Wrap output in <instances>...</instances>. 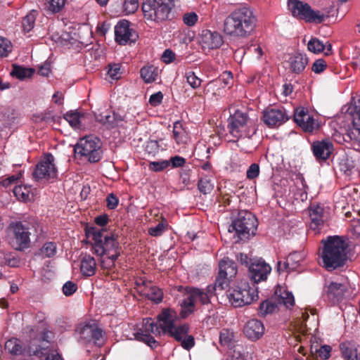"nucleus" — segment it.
Listing matches in <instances>:
<instances>
[{"mask_svg":"<svg viewBox=\"0 0 360 360\" xmlns=\"http://www.w3.org/2000/svg\"><path fill=\"white\" fill-rule=\"evenodd\" d=\"M34 72V70L32 68H27L20 65H13V70L11 72V75L22 80L25 78L31 77Z\"/></svg>","mask_w":360,"mask_h":360,"instance_id":"nucleus-37","label":"nucleus"},{"mask_svg":"<svg viewBox=\"0 0 360 360\" xmlns=\"http://www.w3.org/2000/svg\"><path fill=\"white\" fill-rule=\"evenodd\" d=\"M271 271V266L263 259H254L249 266V277L257 283L266 280Z\"/></svg>","mask_w":360,"mask_h":360,"instance_id":"nucleus-16","label":"nucleus"},{"mask_svg":"<svg viewBox=\"0 0 360 360\" xmlns=\"http://www.w3.org/2000/svg\"><path fill=\"white\" fill-rule=\"evenodd\" d=\"M57 245L54 242H46L39 250V255L43 257H53L56 255Z\"/></svg>","mask_w":360,"mask_h":360,"instance_id":"nucleus-41","label":"nucleus"},{"mask_svg":"<svg viewBox=\"0 0 360 360\" xmlns=\"http://www.w3.org/2000/svg\"><path fill=\"white\" fill-rule=\"evenodd\" d=\"M288 6L294 17L307 22L321 23L326 18L319 11H313L309 4L299 0H288Z\"/></svg>","mask_w":360,"mask_h":360,"instance_id":"nucleus-12","label":"nucleus"},{"mask_svg":"<svg viewBox=\"0 0 360 360\" xmlns=\"http://www.w3.org/2000/svg\"><path fill=\"white\" fill-rule=\"evenodd\" d=\"M96 269V262L95 259L89 255H85L81 259L80 270L85 276H91L95 274Z\"/></svg>","mask_w":360,"mask_h":360,"instance_id":"nucleus-30","label":"nucleus"},{"mask_svg":"<svg viewBox=\"0 0 360 360\" xmlns=\"http://www.w3.org/2000/svg\"><path fill=\"white\" fill-rule=\"evenodd\" d=\"M136 32L129 27V22L125 20L120 21L115 27V41L120 45H125L128 42L136 40Z\"/></svg>","mask_w":360,"mask_h":360,"instance_id":"nucleus-17","label":"nucleus"},{"mask_svg":"<svg viewBox=\"0 0 360 360\" xmlns=\"http://www.w3.org/2000/svg\"><path fill=\"white\" fill-rule=\"evenodd\" d=\"M276 307H277L276 304L270 301L266 300L260 304L259 313L262 316H265L266 314L273 313L276 310Z\"/></svg>","mask_w":360,"mask_h":360,"instance_id":"nucleus-50","label":"nucleus"},{"mask_svg":"<svg viewBox=\"0 0 360 360\" xmlns=\"http://www.w3.org/2000/svg\"><path fill=\"white\" fill-rule=\"evenodd\" d=\"M326 63L323 59H318L313 63L311 70L316 74H320L326 70Z\"/></svg>","mask_w":360,"mask_h":360,"instance_id":"nucleus-56","label":"nucleus"},{"mask_svg":"<svg viewBox=\"0 0 360 360\" xmlns=\"http://www.w3.org/2000/svg\"><path fill=\"white\" fill-rule=\"evenodd\" d=\"M141 78L146 82L150 83L155 80L156 74L153 66L143 67L140 71Z\"/></svg>","mask_w":360,"mask_h":360,"instance_id":"nucleus-44","label":"nucleus"},{"mask_svg":"<svg viewBox=\"0 0 360 360\" xmlns=\"http://www.w3.org/2000/svg\"><path fill=\"white\" fill-rule=\"evenodd\" d=\"M258 222L257 218L251 212L240 211L232 221L229 231H235L238 240H248L256 233Z\"/></svg>","mask_w":360,"mask_h":360,"instance_id":"nucleus-6","label":"nucleus"},{"mask_svg":"<svg viewBox=\"0 0 360 360\" xmlns=\"http://www.w3.org/2000/svg\"><path fill=\"white\" fill-rule=\"evenodd\" d=\"M308 50L312 53H318L326 50L325 54L329 55L331 51L330 44H324L317 38L311 39L307 44Z\"/></svg>","mask_w":360,"mask_h":360,"instance_id":"nucleus-34","label":"nucleus"},{"mask_svg":"<svg viewBox=\"0 0 360 360\" xmlns=\"http://www.w3.org/2000/svg\"><path fill=\"white\" fill-rule=\"evenodd\" d=\"M174 0H144L142 11L148 20L160 22L168 18Z\"/></svg>","mask_w":360,"mask_h":360,"instance_id":"nucleus-9","label":"nucleus"},{"mask_svg":"<svg viewBox=\"0 0 360 360\" xmlns=\"http://www.w3.org/2000/svg\"><path fill=\"white\" fill-rule=\"evenodd\" d=\"M311 148L314 157L319 161L328 159L333 150V145L329 139L314 141Z\"/></svg>","mask_w":360,"mask_h":360,"instance_id":"nucleus-23","label":"nucleus"},{"mask_svg":"<svg viewBox=\"0 0 360 360\" xmlns=\"http://www.w3.org/2000/svg\"><path fill=\"white\" fill-rule=\"evenodd\" d=\"M352 127L349 128L343 135V140L350 143L351 146L356 150L360 146V111L352 115Z\"/></svg>","mask_w":360,"mask_h":360,"instance_id":"nucleus-18","label":"nucleus"},{"mask_svg":"<svg viewBox=\"0 0 360 360\" xmlns=\"http://www.w3.org/2000/svg\"><path fill=\"white\" fill-rule=\"evenodd\" d=\"M63 117L67 122H68L72 127L75 129H79L85 119V115L71 110L66 112Z\"/></svg>","mask_w":360,"mask_h":360,"instance_id":"nucleus-35","label":"nucleus"},{"mask_svg":"<svg viewBox=\"0 0 360 360\" xmlns=\"http://www.w3.org/2000/svg\"><path fill=\"white\" fill-rule=\"evenodd\" d=\"M294 120L305 131L311 132L318 127L315 119L304 108L295 111Z\"/></svg>","mask_w":360,"mask_h":360,"instance_id":"nucleus-19","label":"nucleus"},{"mask_svg":"<svg viewBox=\"0 0 360 360\" xmlns=\"http://www.w3.org/2000/svg\"><path fill=\"white\" fill-rule=\"evenodd\" d=\"M169 165V160L154 161L149 163V169L153 172H161Z\"/></svg>","mask_w":360,"mask_h":360,"instance_id":"nucleus-53","label":"nucleus"},{"mask_svg":"<svg viewBox=\"0 0 360 360\" xmlns=\"http://www.w3.org/2000/svg\"><path fill=\"white\" fill-rule=\"evenodd\" d=\"M38 12L32 10L22 20V27L25 32H30L34 26Z\"/></svg>","mask_w":360,"mask_h":360,"instance_id":"nucleus-43","label":"nucleus"},{"mask_svg":"<svg viewBox=\"0 0 360 360\" xmlns=\"http://www.w3.org/2000/svg\"><path fill=\"white\" fill-rule=\"evenodd\" d=\"M222 36L217 32L202 30L200 37V43L203 49H214L223 44Z\"/></svg>","mask_w":360,"mask_h":360,"instance_id":"nucleus-22","label":"nucleus"},{"mask_svg":"<svg viewBox=\"0 0 360 360\" xmlns=\"http://www.w3.org/2000/svg\"><path fill=\"white\" fill-rule=\"evenodd\" d=\"M160 146L158 141L150 140L146 142L145 150L152 156H155L159 152Z\"/></svg>","mask_w":360,"mask_h":360,"instance_id":"nucleus-54","label":"nucleus"},{"mask_svg":"<svg viewBox=\"0 0 360 360\" xmlns=\"http://www.w3.org/2000/svg\"><path fill=\"white\" fill-rule=\"evenodd\" d=\"M353 102L354 105L350 106L347 110L348 113L352 115L360 111V95L354 97Z\"/></svg>","mask_w":360,"mask_h":360,"instance_id":"nucleus-62","label":"nucleus"},{"mask_svg":"<svg viewBox=\"0 0 360 360\" xmlns=\"http://www.w3.org/2000/svg\"><path fill=\"white\" fill-rule=\"evenodd\" d=\"M303 259L304 255L302 252H294L287 257L285 262H278V271L281 273L284 271H294L299 266Z\"/></svg>","mask_w":360,"mask_h":360,"instance_id":"nucleus-24","label":"nucleus"},{"mask_svg":"<svg viewBox=\"0 0 360 360\" xmlns=\"http://www.w3.org/2000/svg\"><path fill=\"white\" fill-rule=\"evenodd\" d=\"M276 300L279 304H283L287 308L292 307L295 304L294 296L292 292L285 290L281 287L276 288L275 291Z\"/></svg>","mask_w":360,"mask_h":360,"instance_id":"nucleus-31","label":"nucleus"},{"mask_svg":"<svg viewBox=\"0 0 360 360\" xmlns=\"http://www.w3.org/2000/svg\"><path fill=\"white\" fill-rule=\"evenodd\" d=\"M169 162L173 168H176L184 166L186 163V159L183 157L175 155L172 157Z\"/></svg>","mask_w":360,"mask_h":360,"instance_id":"nucleus-61","label":"nucleus"},{"mask_svg":"<svg viewBox=\"0 0 360 360\" xmlns=\"http://www.w3.org/2000/svg\"><path fill=\"white\" fill-rule=\"evenodd\" d=\"M95 255L101 257L100 265L104 269H110L120 255L119 243L114 236H104L101 246L96 245Z\"/></svg>","mask_w":360,"mask_h":360,"instance_id":"nucleus-7","label":"nucleus"},{"mask_svg":"<svg viewBox=\"0 0 360 360\" xmlns=\"http://www.w3.org/2000/svg\"><path fill=\"white\" fill-rule=\"evenodd\" d=\"M235 335L233 330L223 328L219 333V343L221 347L231 349L235 346Z\"/></svg>","mask_w":360,"mask_h":360,"instance_id":"nucleus-32","label":"nucleus"},{"mask_svg":"<svg viewBox=\"0 0 360 360\" xmlns=\"http://www.w3.org/2000/svg\"><path fill=\"white\" fill-rule=\"evenodd\" d=\"M77 290L76 283L72 281H67L63 286V292L65 296H70L74 294Z\"/></svg>","mask_w":360,"mask_h":360,"instance_id":"nucleus-55","label":"nucleus"},{"mask_svg":"<svg viewBox=\"0 0 360 360\" xmlns=\"http://www.w3.org/2000/svg\"><path fill=\"white\" fill-rule=\"evenodd\" d=\"M173 136L178 144L185 143L187 141L186 133L179 121L174 124Z\"/></svg>","mask_w":360,"mask_h":360,"instance_id":"nucleus-39","label":"nucleus"},{"mask_svg":"<svg viewBox=\"0 0 360 360\" xmlns=\"http://www.w3.org/2000/svg\"><path fill=\"white\" fill-rule=\"evenodd\" d=\"M219 276L215 281V288L224 290L228 287L230 281L237 274V266L234 262L229 258L223 259L219 264Z\"/></svg>","mask_w":360,"mask_h":360,"instance_id":"nucleus-14","label":"nucleus"},{"mask_svg":"<svg viewBox=\"0 0 360 360\" xmlns=\"http://www.w3.org/2000/svg\"><path fill=\"white\" fill-rule=\"evenodd\" d=\"M310 229L319 232L327 219L324 207L319 205H311L309 207Z\"/></svg>","mask_w":360,"mask_h":360,"instance_id":"nucleus-21","label":"nucleus"},{"mask_svg":"<svg viewBox=\"0 0 360 360\" xmlns=\"http://www.w3.org/2000/svg\"><path fill=\"white\" fill-rule=\"evenodd\" d=\"M288 119L289 116L283 108L268 109L263 115L264 122L269 127L279 126Z\"/></svg>","mask_w":360,"mask_h":360,"instance_id":"nucleus-20","label":"nucleus"},{"mask_svg":"<svg viewBox=\"0 0 360 360\" xmlns=\"http://www.w3.org/2000/svg\"><path fill=\"white\" fill-rule=\"evenodd\" d=\"M95 119L107 128H113L118 123V120L115 113L105 112L103 114L95 115Z\"/></svg>","mask_w":360,"mask_h":360,"instance_id":"nucleus-36","label":"nucleus"},{"mask_svg":"<svg viewBox=\"0 0 360 360\" xmlns=\"http://www.w3.org/2000/svg\"><path fill=\"white\" fill-rule=\"evenodd\" d=\"M15 196L19 200L25 201L30 197V188L25 186H18L13 188Z\"/></svg>","mask_w":360,"mask_h":360,"instance_id":"nucleus-46","label":"nucleus"},{"mask_svg":"<svg viewBox=\"0 0 360 360\" xmlns=\"http://www.w3.org/2000/svg\"><path fill=\"white\" fill-rule=\"evenodd\" d=\"M81 335L87 341H93L95 345L101 346L103 343V331L96 326H86L82 330Z\"/></svg>","mask_w":360,"mask_h":360,"instance_id":"nucleus-26","label":"nucleus"},{"mask_svg":"<svg viewBox=\"0 0 360 360\" xmlns=\"http://www.w3.org/2000/svg\"><path fill=\"white\" fill-rule=\"evenodd\" d=\"M8 229L12 235L11 243L15 249L21 250L28 248L30 243L28 226L21 221H17L11 223Z\"/></svg>","mask_w":360,"mask_h":360,"instance_id":"nucleus-13","label":"nucleus"},{"mask_svg":"<svg viewBox=\"0 0 360 360\" xmlns=\"http://www.w3.org/2000/svg\"><path fill=\"white\" fill-rule=\"evenodd\" d=\"M188 325L183 324L178 327L174 326V328H172V330L169 331L167 333H169L172 337L174 338L176 341L179 342L188 333Z\"/></svg>","mask_w":360,"mask_h":360,"instance_id":"nucleus-42","label":"nucleus"},{"mask_svg":"<svg viewBox=\"0 0 360 360\" xmlns=\"http://www.w3.org/2000/svg\"><path fill=\"white\" fill-rule=\"evenodd\" d=\"M217 290H219V288H215V284L213 286H207L206 290L195 288H190L188 290L187 297L181 302V316L184 318L191 314L194 309L195 304L198 301L202 304H208L210 297L213 295L214 291Z\"/></svg>","mask_w":360,"mask_h":360,"instance_id":"nucleus-10","label":"nucleus"},{"mask_svg":"<svg viewBox=\"0 0 360 360\" xmlns=\"http://www.w3.org/2000/svg\"><path fill=\"white\" fill-rule=\"evenodd\" d=\"M108 75L112 79H118L121 76L120 66L118 64L110 65Z\"/></svg>","mask_w":360,"mask_h":360,"instance_id":"nucleus-59","label":"nucleus"},{"mask_svg":"<svg viewBox=\"0 0 360 360\" xmlns=\"http://www.w3.org/2000/svg\"><path fill=\"white\" fill-rule=\"evenodd\" d=\"M227 129L229 134L236 141L240 139H250L255 133L254 121L248 114L240 110H236L227 120Z\"/></svg>","mask_w":360,"mask_h":360,"instance_id":"nucleus-5","label":"nucleus"},{"mask_svg":"<svg viewBox=\"0 0 360 360\" xmlns=\"http://www.w3.org/2000/svg\"><path fill=\"white\" fill-rule=\"evenodd\" d=\"M259 166L257 163L252 164L247 170L246 176L249 179H254L259 176Z\"/></svg>","mask_w":360,"mask_h":360,"instance_id":"nucleus-58","label":"nucleus"},{"mask_svg":"<svg viewBox=\"0 0 360 360\" xmlns=\"http://www.w3.org/2000/svg\"><path fill=\"white\" fill-rule=\"evenodd\" d=\"M231 304L235 307L251 304L258 298L257 288L250 287L247 281H241L240 284L228 295Z\"/></svg>","mask_w":360,"mask_h":360,"instance_id":"nucleus-11","label":"nucleus"},{"mask_svg":"<svg viewBox=\"0 0 360 360\" xmlns=\"http://www.w3.org/2000/svg\"><path fill=\"white\" fill-rule=\"evenodd\" d=\"M167 229V223L166 221L162 220L158 223L155 226L150 227L148 229V233L150 236L158 237L163 234Z\"/></svg>","mask_w":360,"mask_h":360,"instance_id":"nucleus-45","label":"nucleus"},{"mask_svg":"<svg viewBox=\"0 0 360 360\" xmlns=\"http://www.w3.org/2000/svg\"><path fill=\"white\" fill-rule=\"evenodd\" d=\"M144 295L155 303H160L163 297L162 290L155 285H151L148 290H146Z\"/></svg>","mask_w":360,"mask_h":360,"instance_id":"nucleus-40","label":"nucleus"},{"mask_svg":"<svg viewBox=\"0 0 360 360\" xmlns=\"http://www.w3.org/2000/svg\"><path fill=\"white\" fill-rule=\"evenodd\" d=\"M25 339L26 346L22 348L20 340L12 338L5 343V349L13 355H22L24 356H39L41 352L38 347L42 349L45 347L42 345H39L40 340L44 342H49L53 338V333L44 323H40L37 326H29L25 328Z\"/></svg>","mask_w":360,"mask_h":360,"instance_id":"nucleus-1","label":"nucleus"},{"mask_svg":"<svg viewBox=\"0 0 360 360\" xmlns=\"http://www.w3.org/2000/svg\"><path fill=\"white\" fill-rule=\"evenodd\" d=\"M287 63L293 73L300 74L305 69L308 63V58L304 54L295 53L289 57Z\"/></svg>","mask_w":360,"mask_h":360,"instance_id":"nucleus-27","label":"nucleus"},{"mask_svg":"<svg viewBox=\"0 0 360 360\" xmlns=\"http://www.w3.org/2000/svg\"><path fill=\"white\" fill-rule=\"evenodd\" d=\"M52 340L53 338L49 342H44L43 343L42 340H40V342H39L38 344L42 345L45 347V349H44L41 347H38L39 350L41 352L39 353V355L37 356L39 359H44V360H63L61 355L59 354L58 352H56V351H51L50 349H48L49 347L47 345L49 344Z\"/></svg>","mask_w":360,"mask_h":360,"instance_id":"nucleus-33","label":"nucleus"},{"mask_svg":"<svg viewBox=\"0 0 360 360\" xmlns=\"http://www.w3.org/2000/svg\"><path fill=\"white\" fill-rule=\"evenodd\" d=\"M176 319V312L170 309L162 310L158 316L157 322H155L151 318L144 319L142 328L134 334L135 338L146 343L151 348L156 347L158 343L150 334L157 336L171 331L174 326Z\"/></svg>","mask_w":360,"mask_h":360,"instance_id":"nucleus-2","label":"nucleus"},{"mask_svg":"<svg viewBox=\"0 0 360 360\" xmlns=\"http://www.w3.org/2000/svg\"><path fill=\"white\" fill-rule=\"evenodd\" d=\"M198 20V15L194 12L186 13L183 16L184 24L188 26H193Z\"/></svg>","mask_w":360,"mask_h":360,"instance_id":"nucleus-57","label":"nucleus"},{"mask_svg":"<svg viewBox=\"0 0 360 360\" xmlns=\"http://www.w3.org/2000/svg\"><path fill=\"white\" fill-rule=\"evenodd\" d=\"M89 234L92 236L94 242L91 243V250L95 253V247L101 246V243L104 241V236L103 232L101 231L94 230L92 232H89Z\"/></svg>","mask_w":360,"mask_h":360,"instance_id":"nucleus-48","label":"nucleus"},{"mask_svg":"<svg viewBox=\"0 0 360 360\" xmlns=\"http://www.w3.org/2000/svg\"><path fill=\"white\" fill-rule=\"evenodd\" d=\"M44 3L45 8L52 13H57L64 8L66 0H40Z\"/></svg>","mask_w":360,"mask_h":360,"instance_id":"nucleus-38","label":"nucleus"},{"mask_svg":"<svg viewBox=\"0 0 360 360\" xmlns=\"http://www.w3.org/2000/svg\"><path fill=\"white\" fill-rule=\"evenodd\" d=\"M198 186L199 191L203 194L211 193L214 188L213 184L207 178L201 179L198 182Z\"/></svg>","mask_w":360,"mask_h":360,"instance_id":"nucleus-49","label":"nucleus"},{"mask_svg":"<svg viewBox=\"0 0 360 360\" xmlns=\"http://www.w3.org/2000/svg\"><path fill=\"white\" fill-rule=\"evenodd\" d=\"M346 287L345 285L332 282L325 289V293L327 298L333 303L341 300L345 292Z\"/></svg>","mask_w":360,"mask_h":360,"instance_id":"nucleus-28","label":"nucleus"},{"mask_svg":"<svg viewBox=\"0 0 360 360\" xmlns=\"http://www.w3.org/2000/svg\"><path fill=\"white\" fill-rule=\"evenodd\" d=\"M340 348L345 360H360V346L355 342H343Z\"/></svg>","mask_w":360,"mask_h":360,"instance_id":"nucleus-29","label":"nucleus"},{"mask_svg":"<svg viewBox=\"0 0 360 360\" xmlns=\"http://www.w3.org/2000/svg\"><path fill=\"white\" fill-rule=\"evenodd\" d=\"M182 347L186 350L191 349L195 345L194 338L188 334L179 341Z\"/></svg>","mask_w":360,"mask_h":360,"instance_id":"nucleus-60","label":"nucleus"},{"mask_svg":"<svg viewBox=\"0 0 360 360\" xmlns=\"http://www.w3.org/2000/svg\"><path fill=\"white\" fill-rule=\"evenodd\" d=\"M61 41L62 46H65L68 44H74L75 39L71 33L63 31L61 32Z\"/></svg>","mask_w":360,"mask_h":360,"instance_id":"nucleus-64","label":"nucleus"},{"mask_svg":"<svg viewBox=\"0 0 360 360\" xmlns=\"http://www.w3.org/2000/svg\"><path fill=\"white\" fill-rule=\"evenodd\" d=\"M11 51L12 45L11 42L4 38L0 37V58L8 56Z\"/></svg>","mask_w":360,"mask_h":360,"instance_id":"nucleus-51","label":"nucleus"},{"mask_svg":"<svg viewBox=\"0 0 360 360\" xmlns=\"http://www.w3.org/2000/svg\"><path fill=\"white\" fill-rule=\"evenodd\" d=\"M101 146L99 139L94 136H86L79 139L74 151L76 155H79L85 160L97 162L102 158Z\"/></svg>","mask_w":360,"mask_h":360,"instance_id":"nucleus-8","label":"nucleus"},{"mask_svg":"<svg viewBox=\"0 0 360 360\" xmlns=\"http://www.w3.org/2000/svg\"><path fill=\"white\" fill-rule=\"evenodd\" d=\"M139 6L138 0H124L123 3V12L125 15L134 13Z\"/></svg>","mask_w":360,"mask_h":360,"instance_id":"nucleus-47","label":"nucleus"},{"mask_svg":"<svg viewBox=\"0 0 360 360\" xmlns=\"http://www.w3.org/2000/svg\"><path fill=\"white\" fill-rule=\"evenodd\" d=\"M256 21V17L250 8L241 7L226 18L224 31L230 36L245 37L253 31Z\"/></svg>","mask_w":360,"mask_h":360,"instance_id":"nucleus-3","label":"nucleus"},{"mask_svg":"<svg viewBox=\"0 0 360 360\" xmlns=\"http://www.w3.org/2000/svg\"><path fill=\"white\" fill-rule=\"evenodd\" d=\"M264 333V326L262 321L257 319H251L244 328V333L248 338L256 340L260 338Z\"/></svg>","mask_w":360,"mask_h":360,"instance_id":"nucleus-25","label":"nucleus"},{"mask_svg":"<svg viewBox=\"0 0 360 360\" xmlns=\"http://www.w3.org/2000/svg\"><path fill=\"white\" fill-rule=\"evenodd\" d=\"M321 257L323 266L328 271H333L345 265L347 259V244L339 236H330L322 240Z\"/></svg>","mask_w":360,"mask_h":360,"instance_id":"nucleus-4","label":"nucleus"},{"mask_svg":"<svg viewBox=\"0 0 360 360\" xmlns=\"http://www.w3.org/2000/svg\"><path fill=\"white\" fill-rule=\"evenodd\" d=\"M163 98V94L159 91L152 94L149 98V103L151 105L157 106L161 103Z\"/></svg>","mask_w":360,"mask_h":360,"instance_id":"nucleus-63","label":"nucleus"},{"mask_svg":"<svg viewBox=\"0 0 360 360\" xmlns=\"http://www.w3.org/2000/svg\"><path fill=\"white\" fill-rule=\"evenodd\" d=\"M54 157L48 153L37 165L33 176L37 181L41 179H51L57 176V169L55 166Z\"/></svg>","mask_w":360,"mask_h":360,"instance_id":"nucleus-15","label":"nucleus"},{"mask_svg":"<svg viewBox=\"0 0 360 360\" xmlns=\"http://www.w3.org/2000/svg\"><path fill=\"white\" fill-rule=\"evenodd\" d=\"M185 77L187 82L193 89H197L200 86L202 80L195 75L194 72H186Z\"/></svg>","mask_w":360,"mask_h":360,"instance_id":"nucleus-52","label":"nucleus"}]
</instances>
